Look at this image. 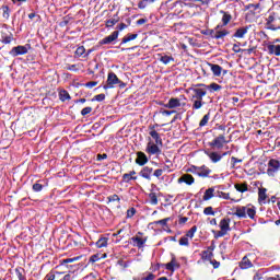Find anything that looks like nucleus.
<instances>
[{
    "instance_id": "1",
    "label": "nucleus",
    "mask_w": 280,
    "mask_h": 280,
    "mask_svg": "<svg viewBox=\"0 0 280 280\" xmlns=\"http://www.w3.org/2000/svg\"><path fill=\"white\" fill-rule=\"evenodd\" d=\"M189 91L192 92V95L190 97V102H192V110H200L202 106H205V101L202 98L207 95V89L192 85L189 88Z\"/></svg>"
},
{
    "instance_id": "2",
    "label": "nucleus",
    "mask_w": 280,
    "mask_h": 280,
    "mask_svg": "<svg viewBox=\"0 0 280 280\" xmlns=\"http://www.w3.org/2000/svg\"><path fill=\"white\" fill-rule=\"evenodd\" d=\"M233 215H236V218L240 219L249 218V220H255V217L257 215V208L252 203L247 206H237Z\"/></svg>"
},
{
    "instance_id": "3",
    "label": "nucleus",
    "mask_w": 280,
    "mask_h": 280,
    "mask_svg": "<svg viewBox=\"0 0 280 280\" xmlns=\"http://www.w3.org/2000/svg\"><path fill=\"white\" fill-rule=\"evenodd\" d=\"M118 84L119 89H126V83L117 77V74L113 71L108 72L107 74V81L106 84L103 85V89L105 91H108V89H115V85Z\"/></svg>"
},
{
    "instance_id": "4",
    "label": "nucleus",
    "mask_w": 280,
    "mask_h": 280,
    "mask_svg": "<svg viewBox=\"0 0 280 280\" xmlns=\"http://www.w3.org/2000/svg\"><path fill=\"white\" fill-rule=\"evenodd\" d=\"M75 276L73 272H65V271H50L44 278V280H73Z\"/></svg>"
},
{
    "instance_id": "5",
    "label": "nucleus",
    "mask_w": 280,
    "mask_h": 280,
    "mask_svg": "<svg viewBox=\"0 0 280 280\" xmlns=\"http://www.w3.org/2000/svg\"><path fill=\"white\" fill-rule=\"evenodd\" d=\"M30 49H32V45L26 44L24 46H15L13 47L9 54L10 56H12L13 58H16L18 56H25V54H27L30 51Z\"/></svg>"
},
{
    "instance_id": "6",
    "label": "nucleus",
    "mask_w": 280,
    "mask_h": 280,
    "mask_svg": "<svg viewBox=\"0 0 280 280\" xmlns=\"http://www.w3.org/2000/svg\"><path fill=\"white\" fill-rule=\"evenodd\" d=\"M148 143H147V148H145V152L147 154H150L151 156H159L161 155L162 151H161V148H159V145L161 144H156V142H152V138H148Z\"/></svg>"
},
{
    "instance_id": "7",
    "label": "nucleus",
    "mask_w": 280,
    "mask_h": 280,
    "mask_svg": "<svg viewBox=\"0 0 280 280\" xmlns=\"http://www.w3.org/2000/svg\"><path fill=\"white\" fill-rule=\"evenodd\" d=\"M141 235H143V232H138L131 237L132 246L136 248H144L145 242H148V236L141 237Z\"/></svg>"
},
{
    "instance_id": "8",
    "label": "nucleus",
    "mask_w": 280,
    "mask_h": 280,
    "mask_svg": "<svg viewBox=\"0 0 280 280\" xmlns=\"http://www.w3.org/2000/svg\"><path fill=\"white\" fill-rule=\"evenodd\" d=\"M224 143H229L226 137L224 135H219L211 142L208 143L210 148H217V150H222L224 148Z\"/></svg>"
},
{
    "instance_id": "9",
    "label": "nucleus",
    "mask_w": 280,
    "mask_h": 280,
    "mask_svg": "<svg viewBox=\"0 0 280 280\" xmlns=\"http://www.w3.org/2000/svg\"><path fill=\"white\" fill-rule=\"evenodd\" d=\"M156 128H159V124L150 125L149 135L155 141L156 145H163V139L161 138V133L156 131Z\"/></svg>"
},
{
    "instance_id": "10",
    "label": "nucleus",
    "mask_w": 280,
    "mask_h": 280,
    "mask_svg": "<svg viewBox=\"0 0 280 280\" xmlns=\"http://www.w3.org/2000/svg\"><path fill=\"white\" fill-rule=\"evenodd\" d=\"M185 40L190 45V47L200 48L207 47V42L202 39V36L199 37H185Z\"/></svg>"
},
{
    "instance_id": "11",
    "label": "nucleus",
    "mask_w": 280,
    "mask_h": 280,
    "mask_svg": "<svg viewBox=\"0 0 280 280\" xmlns=\"http://www.w3.org/2000/svg\"><path fill=\"white\" fill-rule=\"evenodd\" d=\"M280 170V162L278 160L271 159L268 162V168H267V174L268 176H275L277 172Z\"/></svg>"
},
{
    "instance_id": "12",
    "label": "nucleus",
    "mask_w": 280,
    "mask_h": 280,
    "mask_svg": "<svg viewBox=\"0 0 280 280\" xmlns=\"http://www.w3.org/2000/svg\"><path fill=\"white\" fill-rule=\"evenodd\" d=\"M275 43H280V39L277 38L272 43H269L267 45V50L271 56H280V45H276Z\"/></svg>"
},
{
    "instance_id": "13",
    "label": "nucleus",
    "mask_w": 280,
    "mask_h": 280,
    "mask_svg": "<svg viewBox=\"0 0 280 280\" xmlns=\"http://www.w3.org/2000/svg\"><path fill=\"white\" fill-rule=\"evenodd\" d=\"M177 183L182 185V183H185V185L191 186L194 183H196V178L192 177L191 174H184L178 179Z\"/></svg>"
},
{
    "instance_id": "14",
    "label": "nucleus",
    "mask_w": 280,
    "mask_h": 280,
    "mask_svg": "<svg viewBox=\"0 0 280 280\" xmlns=\"http://www.w3.org/2000/svg\"><path fill=\"white\" fill-rule=\"evenodd\" d=\"M211 172V168H209L207 165L198 166L197 176H199L200 178H209Z\"/></svg>"
},
{
    "instance_id": "15",
    "label": "nucleus",
    "mask_w": 280,
    "mask_h": 280,
    "mask_svg": "<svg viewBox=\"0 0 280 280\" xmlns=\"http://www.w3.org/2000/svg\"><path fill=\"white\" fill-rule=\"evenodd\" d=\"M219 228L225 233H229V231H231V218L229 217L223 218L219 223Z\"/></svg>"
},
{
    "instance_id": "16",
    "label": "nucleus",
    "mask_w": 280,
    "mask_h": 280,
    "mask_svg": "<svg viewBox=\"0 0 280 280\" xmlns=\"http://www.w3.org/2000/svg\"><path fill=\"white\" fill-rule=\"evenodd\" d=\"M152 172H154V168L144 166L139 174L142 178H145V180H152Z\"/></svg>"
},
{
    "instance_id": "17",
    "label": "nucleus",
    "mask_w": 280,
    "mask_h": 280,
    "mask_svg": "<svg viewBox=\"0 0 280 280\" xmlns=\"http://www.w3.org/2000/svg\"><path fill=\"white\" fill-rule=\"evenodd\" d=\"M205 154L210 159L211 163H220L222 161V155L219 152L212 151H205Z\"/></svg>"
},
{
    "instance_id": "18",
    "label": "nucleus",
    "mask_w": 280,
    "mask_h": 280,
    "mask_svg": "<svg viewBox=\"0 0 280 280\" xmlns=\"http://www.w3.org/2000/svg\"><path fill=\"white\" fill-rule=\"evenodd\" d=\"M137 165H140V167H143L148 163V155L143 153L142 151L137 152V159H136Z\"/></svg>"
},
{
    "instance_id": "19",
    "label": "nucleus",
    "mask_w": 280,
    "mask_h": 280,
    "mask_svg": "<svg viewBox=\"0 0 280 280\" xmlns=\"http://www.w3.org/2000/svg\"><path fill=\"white\" fill-rule=\"evenodd\" d=\"M195 86H201V88L206 89V91L207 90H211L214 92L222 91V85H220L218 83H211L210 85H207L205 83H197V84H195Z\"/></svg>"
},
{
    "instance_id": "20",
    "label": "nucleus",
    "mask_w": 280,
    "mask_h": 280,
    "mask_svg": "<svg viewBox=\"0 0 280 280\" xmlns=\"http://www.w3.org/2000/svg\"><path fill=\"white\" fill-rule=\"evenodd\" d=\"M180 106V100L176 97H171L168 102L164 104V108H178Z\"/></svg>"
},
{
    "instance_id": "21",
    "label": "nucleus",
    "mask_w": 280,
    "mask_h": 280,
    "mask_svg": "<svg viewBox=\"0 0 280 280\" xmlns=\"http://www.w3.org/2000/svg\"><path fill=\"white\" fill-rule=\"evenodd\" d=\"M118 36H107L98 42V45H117Z\"/></svg>"
},
{
    "instance_id": "22",
    "label": "nucleus",
    "mask_w": 280,
    "mask_h": 280,
    "mask_svg": "<svg viewBox=\"0 0 280 280\" xmlns=\"http://www.w3.org/2000/svg\"><path fill=\"white\" fill-rule=\"evenodd\" d=\"M170 272H174V270L180 268V264L176 261V257H173L170 262L164 265Z\"/></svg>"
},
{
    "instance_id": "23",
    "label": "nucleus",
    "mask_w": 280,
    "mask_h": 280,
    "mask_svg": "<svg viewBox=\"0 0 280 280\" xmlns=\"http://www.w3.org/2000/svg\"><path fill=\"white\" fill-rule=\"evenodd\" d=\"M240 268L241 270H248V268H253V262L248 259V256L242 258L240 261Z\"/></svg>"
},
{
    "instance_id": "24",
    "label": "nucleus",
    "mask_w": 280,
    "mask_h": 280,
    "mask_svg": "<svg viewBox=\"0 0 280 280\" xmlns=\"http://www.w3.org/2000/svg\"><path fill=\"white\" fill-rule=\"evenodd\" d=\"M137 38V36H128V37H124L120 45H126V43H131V49H137V47H139V43L135 42V39Z\"/></svg>"
},
{
    "instance_id": "25",
    "label": "nucleus",
    "mask_w": 280,
    "mask_h": 280,
    "mask_svg": "<svg viewBox=\"0 0 280 280\" xmlns=\"http://www.w3.org/2000/svg\"><path fill=\"white\" fill-rule=\"evenodd\" d=\"M208 66L210 67V70L215 78H220L222 75V68L220 67V65L208 63Z\"/></svg>"
},
{
    "instance_id": "26",
    "label": "nucleus",
    "mask_w": 280,
    "mask_h": 280,
    "mask_svg": "<svg viewBox=\"0 0 280 280\" xmlns=\"http://www.w3.org/2000/svg\"><path fill=\"white\" fill-rule=\"evenodd\" d=\"M14 272L19 280H27V276H25V268L18 267L14 269Z\"/></svg>"
},
{
    "instance_id": "27",
    "label": "nucleus",
    "mask_w": 280,
    "mask_h": 280,
    "mask_svg": "<svg viewBox=\"0 0 280 280\" xmlns=\"http://www.w3.org/2000/svg\"><path fill=\"white\" fill-rule=\"evenodd\" d=\"M43 183H45V180L39 179V180H37L35 184H33V187H32L33 191H35L36 194H38V192H40L43 189H45V184H43Z\"/></svg>"
},
{
    "instance_id": "28",
    "label": "nucleus",
    "mask_w": 280,
    "mask_h": 280,
    "mask_svg": "<svg viewBox=\"0 0 280 280\" xmlns=\"http://www.w3.org/2000/svg\"><path fill=\"white\" fill-rule=\"evenodd\" d=\"M234 188L236 189V191H238L240 194H246V191H248V184L245 182L243 184H235Z\"/></svg>"
},
{
    "instance_id": "29",
    "label": "nucleus",
    "mask_w": 280,
    "mask_h": 280,
    "mask_svg": "<svg viewBox=\"0 0 280 280\" xmlns=\"http://www.w3.org/2000/svg\"><path fill=\"white\" fill-rule=\"evenodd\" d=\"M268 189L266 188H259L258 189V202H264L266 198H268V195L266 194Z\"/></svg>"
},
{
    "instance_id": "30",
    "label": "nucleus",
    "mask_w": 280,
    "mask_h": 280,
    "mask_svg": "<svg viewBox=\"0 0 280 280\" xmlns=\"http://www.w3.org/2000/svg\"><path fill=\"white\" fill-rule=\"evenodd\" d=\"M209 119H211V112H208L202 119L199 121V127L205 128L209 124Z\"/></svg>"
},
{
    "instance_id": "31",
    "label": "nucleus",
    "mask_w": 280,
    "mask_h": 280,
    "mask_svg": "<svg viewBox=\"0 0 280 280\" xmlns=\"http://www.w3.org/2000/svg\"><path fill=\"white\" fill-rule=\"evenodd\" d=\"M160 62H162V65H170V62H174V57L167 55H160Z\"/></svg>"
},
{
    "instance_id": "32",
    "label": "nucleus",
    "mask_w": 280,
    "mask_h": 280,
    "mask_svg": "<svg viewBox=\"0 0 280 280\" xmlns=\"http://www.w3.org/2000/svg\"><path fill=\"white\" fill-rule=\"evenodd\" d=\"M108 246V237H101L96 242V248H106Z\"/></svg>"
},
{
    "instance_id": "33",
    "label": "nucleus",
    "mask_w": 280,
    "mask_h": 280,
    "mask_svg": "<svg viewBox=\"0 0 280 280\" xmlns=\"http://www.w3.org/2000/svg\"><path fill=\"white\" fill-rule=\"evenodd\" d=\"M59 100L60 102H67V100H71V95L67 90H61L59 92Z\"/></svg>"
},
{
    "instance_id": "34",
    "label": "nucleus",
    "mask_w": 280,
    "mask_h": 280,
    "mask_svg": "<svg viewBox=\"0 0 280 280\" xmlns=\"http://www.w3.org/2000/svg\"><path fill=\"white\" fill-rule=\"evenodd\" d=\"M80 259H82V256H77L73 258H66V259L60 260V265L65 266L67 264H73V261H80Z\"/></svg>"
},
{
    "instance_id": "35",
    "label": "nucleus",
    "mask_w": 280,
    "mask_h": 280,
    "mask_svg": "<svg viewBox=\"0 0 280 280\" xmlns=\"http://www.w3.org/2000/svg\"><path fill=\"white\" fill-rule=\"evenodd\" d=\"M215 189L214 188H208L205 194H203V200H211V198H213V194H214Z\"/></svg>"
},
{
    "instance_id": "36",
    "label": "nucleus",
    "mask_w": 280,
    "mask_h": 280,
    "mask_svg": "<svg viewBox=\"0 0 280 280\" xmlns=\"http://www.w3.org/2000/svg\"><path fill=\"white\" fill-rule=\"evenodd\" d=\"M220 14H223V16H222V24L223 25H229V23L231 22V19H233L231 16V14H229L228 12H224V11H220Z\"/></svg>"
},
{
    "instance_id": "37",
    "label": "nucleus",
    "mask_w": 280,
    "mask_h": 280,
    "mask_svg": "<svg viewBox=\"0 0 280 280\" xmlns=\"http://www.w3.org/2000/svg\"><path fill=\"white\" fill-rule=\"evenodd\" d=\"M116 23H119V16L114 15L113 18L106 21V26L113 27V25H116Z\"/></svg>"
},
{
    "instance_id": "38",
    "label": "nucleus",
    "mask_w": 280,
    "mask_h": 280,
    "mask_svg": "<svg viewBox=\"0 0 280 280\" xmlns=\"http://www.w3.org/2000/svg\"><path fill=\"white\" fill-rule=\"evenodd\" d=\"M150 203L153 206L159 205V196H156V192H150L149 194Z\"/></svg>"
},
{
    "instance_id": "39",
    "label": "nucleus",
    "mask_w": 280,
    "mask_h": 280,
    "mask_svg": "<svg viewBox=\"0 0 280 280\" xmlns=\"http://www.w3.org/2000/svg\"><path fill=\"white\" fill-rule=\"evenodd\" d=\"M201 259H208V261H210L213 259V252H210L209 249L203 250L201 254Z\"/></svg>"
},
{
    "instance_id": "40",
    "label": "nucleus",
    "mask_w": 280,
    "mask_h": 280,
    "mask_svg": "<svg viewBox=\"0 0 280 280\" xmlns=\"http://www.w3.org/2000/svg\"><path fill=\"white\" fill-rule=\"evenodd\" d=\"M84 54H86V48H84V46H79L74 52V56L77 58H82Z\"/></svg>"
},
{
    "instance_id": "41",
    "label": "nucleus",
    "mask_w": 280,
    "mask_h": 280,
    "mask_svg": "<svg viewBox=\"0 0 280 280\" xmlns=\"http://www.w3.org/2000/svg\"><path fill=\"white\" fill-rule=\"evenodd\" d=\"M219 198H223V200H232V202H240V200H235L231 198V194L221 191Z\"/></svg>"
},
{
    "instance_id": "42",
    "label": "nucleus",
    "mask_w": 280,
    "mask_h": 280,
    "mask_svg": "<svg viewBox=\"0 0 280 280\" xmlns=\"http://www.w3.org/2000/svg\"><path fill=\"white\" fill-rule=\"evenodd\" d=\"M198 231V226L194 225L187 233H186V237H188L189 240H194V235H196V232Z\"/></svg>"
},
{
    "instance_id": "43",
    "label": "nucleus",
    "mask_w": 280,
    "mask_h": 280,
    "mask_svg": "<svg viewBox=\"0 0 280 280\" xmlns=\"http://www.w3.org/2000/svg\"><path fill=\"white\" fill-rule=\"evenodd\" d=\"M245 34H248V26L238 28V30L234 33V36H245Z\"/></svg>"
},
{
    "instance_id": "44",
    "label": "nucleus",
    "mask_w": 280,
    "mask_h": 280,
    "mask_svg": "<svg viewBox=\"0 0 280 280\" xmlns=\"http://www.w3.org/2000/svg\"><path fill=\"white\" fill-rule=\"evenodd\" d=\"M124 183H130V180H137V176H131L129 173L122 175Z\"/></svg>"
},
{
    "instance_id": "45",
    "label": "nucleus",
    "mask_w": 280,
    "mask_h": 280,
    "mask_svg": "<svg viewBox=\"0 0 280 280\" xmlns=\"http://www.w3.org/2000/svg\"><path fill=\"white\" fill-rule=\"evenodd\" d=\"M108 202H120L121 198H119V195L114 194L112 196L107 197Z\"/></svg>"
},
{
    "instance_id": "46",
    "label": "nucleus",
    "mask_w": 280,
    "mask_h": 280,
    "mask_svg": "<svg viewBox=\"0 0 280 280\" xmlns=\"http://www.w3.org/2000/svg\"><path fill=\"white\" fill-rule=\"evenodd\" d=\"M126 27H128V25L121 23L119 24V26L117 27V31H115L112 36H119V32H124V30H126Z\"/></svg>"
},
{
    "instance_id": "47",
    "label": "nucleus",
    "mask_w": 280,
    "mask_h": 280,
    "mask_svg": "<svg viewBox=\"0 0 280 280\" xmlns=\"http://www.w3.org/2000/svg\"><path fill=\"white\" fill-rule=\"evenodd\" d=\"M2 16L3 19H10V7L8 5L2 7Z\"/></svg>"
},
{
    "instance_id": "48",
    "label": "nucleus",
    "mask_w": 280,
    "mask_h": 280,
    "mask_svg": "<svg viewBox=\"0 0 280 280\" xmlns=\"http://www.w3.org/2000/svg\"><path fill=\"white\" fill-rule=\"evenodd\" d=\"M170 218H165L159 221L151 222L150 224H161L162 226H167V222H170Z\"/></svg>"
},
{
    "instance_id": "49",
    "label": "nucleus",
    "mask_w": 280,
    "mask_h": 280,
    "mask_svg": "<svg viewBox=\"0 0 280 280\" xmlns=\"http://www.w3.org/2000/svg\"><path fill=\"white\" fill-rule=\"evenodd\" d=\"M212 233L214 234V238L215 240H219V237H224V235L229 234L228 232H224V230H220L218 232L212 231Z\"/></svg>"
},
{
    "instance_id": "50",
    "label": "nucleus",
    "mask_w": 280,
    "mask_h": 280,
    "mask_svg": "<svg viewBox=\"0 0 280 280\" xmlns=\"http://www.w3.org/2000/svg\"><path fill=\"white\" fill-rule=\"evenodd\" d=\"M203 214L205 215H215V211H213V207L209 206L203 209Z\"/></svg>"
},
{
    "instance_id": "51",
    "label": "nucleus",
    "mask_w": 280,
    "mask_h": 280,
    "mask_svg": "<svg viewBox=\"0 0 280 280\" xmlns=\"http://www.w3.org/2000/svg\"><path fill=\"white\" fill-rule=\"evenodd\" d=\"M179 246H189V238L185 235L179 238Z\"/></svg>"
},
{
    "instance_id": "52",
    "label": "nucleus",
    "mask_w": 280,
    "mask_h": 280,
    "mask_svg": "<svg viewBox=\"0 0 280 280\" xmlns=\"http://www.w3.org/2000/svg\"><path fill=\"white\" fill-rule=\"evenodd\" d=\"M104 100H106V94H98L92 98V102H104Z\"/></svg>"
},
{
    "instance_id": "53",
    "label": "nucleus",
    "mask_w": 280,
    "mask_h": 280,
    "mask_svg": "<svg viewBox=\"0 0 280 280\" xmlns=\"http://www.w3.org/2000/svg\"><path fill=\"white\" fill-rule=\"evenodd\" d=\"M100 259H102V257H100V254H94L90 257V264H95L100 261Z\"/></svg>"
},
{
    "instance_id": "54",
    "label": "nucleus",
    "mask_w": 280,
    "mask_h": 280,
    "mask_svg": "<svg viewBox=\"0 0 280 280\" xmlns=\"http://www.w3.org/2000/svg\"><path fill=\"white\" fill-rule=\"evenodd\" d=\"M90 113H93V107H84L82 110H81V115L83 117H86V115H90Z\"/></svg>"
},
{
    "instance_id": "55",
    "label": "nucleus",
    "mask_w": 280,
    "mask_h": 280,
    "mask_svg": "<svg viewBox=\"0 0 280 280\" xmlns=\"http://www.w3.org/2000/svg\"><path fill=\"white\" fill-rule=\"evenodd\" d=\"M136 213H137V209H135V208H129V209L127 210V218H135Z\"/></svg>"
},
{
    "instance_id": "56",
    "label": "nucleus",
    "mask_w": 280,
    "mask_h": 280,
    "mask_svg": "<svg viewBox=\"0 0 280 280\" xmlns=\"http://www.w3.org/2000/svg\"><path fill=\"white\" fill-rule=\"evenodd\" d=\"M66 69L67 71H74V72L80 71V69L78 68V65H68Z\"/></svg>"
},
{
    "instance_id": "57",
    "label": "nucleus",
    "mask_w": 280,
    "mask_h": 280,
    "mask_svg": "<svg viewBox=\"0 0 280 280\" xmlns=\"http://www.w3.org/2000/svg\"><path fill=\"white\" fill-rule=\"evenodd\" d=\"M243 160H240L235 156L231 158V163H232V168H235V165H237V163H242Z\"/></svg>"
},
{
    "instance_id": "58",
    "label": "nucleus",
    "mask_w": 280,
    "mask_h": 280,
    "mask_svg": "<svg viewBox=\"0 0 280 280\" xmlns=\"http://www.w3.org/2000/svg\"><path fill=\"white\" fill-rule=\"evenodd\" d=\"M98 82L97 81H90L84 84L86 89H93V86H97Z\"/></svg>"
},
{
    "instance_id": "59",
    "label": "nucleus",
    "mask_w": 280,
    "mask_h": 280,
    "mask_svg": "<svg viewBox=\"0 0 280 280\" xmlns=\"http://www.w3.org/2000/svg\"><path fill=\"white\" fill-rule=\"evenodd\" d=\"M160 113L161 115H166L167 117H170V115H174L176 110L161 109Z\"/></svg>"
},
{
    "instance_id": "60",
    "label": "nucleus",
    "mask_w": 280,
    "mask_h": 280,
    "mask_svg": "<svg viewBox=\"0 0 280 280\" xmlns=\"http://www.w3.org/2000/svg\"><path fill=\"white\" fill-rule=\"evenodd\" d=\"M154 278H155L154 273H149V275H148L147 277H144V278H141V279L135 278L133 280H154Z\"/></svg>"
},
{
    "instance_id": "61",
    "label": "nucleus",
    "mask_w": 280,
    "mask_h": 280,
    "mask_svg": "<svg viewBox=\"0 0 280 280\" xmlns=\"http://www.w3.org/2000/svg\"><path fill=\"white\" fill-rule=\"evenodd\" d=\"M1 42L4 43V45H10L12 43V36L2 37Z\"/></svg>"
},
{
    "instance_id": "62",
    "label": "nucleus",
    "mask_w": 280,
    "mask_h": 280,
    "mask_svg": "<svg viewBox=\"0 0 280 280\" xmlns=\"http://www.w3.org/2000/svg\"><path fill=\"white\" fill-rule=\"evenodd\" d=\"M210 264H211V266H213L214 270H218V268H220V261H218L215 259H211Z\"/></svg>"
},
{
    "instance_id": "63",
    "label": "nucleus",
    "mask_w": 280,
    "mask_h": 280,
    "mask_svg": "<svg viewBox=\"0 0 280 280\" xmlns=\"http://www.w3.org/2000/svg\"><path fill=\"white\" fill-rule=\"evenodd\" d=\"M153 176H155V178H161V176H163V170L158 168L154 171Z\"/></svg>"
},
{
    "instance_id": "64",
    "label": "nucleus",
    "mask_w": 280,
    "mask_h": 280,
    "mask_svg": "<svg viewBox=\"0 0 280 280\" xmlns=\"http://www.w3.org/2000/svg\"><path fill=\"white\" fill-rule=\"evenodd\" d=\"M190 174H196L198 176V166L192 165L190 168L187 170Z\"/></svg>"
}]
</instances>
